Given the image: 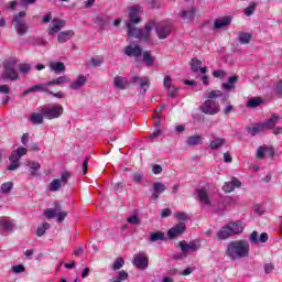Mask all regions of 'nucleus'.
<instances>
[{"label": "nucleus", "mask_w": 282, "mask_h": 282, "mask_svg": "<svg viewBox=\"0 0 282 282\" xmlns=\"http://www.w3.org/2000/svg\"><path fill=\"white\" fill-rule=\"evenodd\" d=\"M63 28H65V20L54 19L48 29V36H53L54 34H57V32L63 30Z\"/></svg>", "instance_id": "ddd939ff"}, {"label": "nucleus", "mask_w": 282, "mask_h": 282, "mask_svg": "<svg viewBox=\"0 0 282 282\" xmlns=\"http://www.w3.org/2000/svg\"><path fill=\"white\" fill-rule=\"evenodd\" d=\"M140 10H142V8L138 4L129 8V20L124 22L128 30V36H133L134 39H139V41L149 43L151 42V32L153 31V28H155V21H148L143 30L135 28L138 23L142 22Z\"/></svg>", "instance_id": "f257e3e1"}, {"label": "nucleus", "mask_w": 282, "mask_h": 282, "mask_svg": "<svg viewBox=\"0 0 282 282\" xmlns=\"http://www.w3.org/2000/svg\"><path fill=\"white\" fill-rule=\"evenodd\" d=\"M118 281H127L129 279V273L124 270L119 271L118 276L116 278Z\"/></svg>", "instance_id": "603ef678"}, {"label": "nucleus", "mask_w": 282, "mask_h": 282, "mask_svg": "<svg viewBox=\"0 0 282 282\" xmlns=\"http://www.w3.org/2000/svg\"><path fill=\"white\" fill-rule=\"evenodd\" d=\"M261 131H265L263 123H258L257 126L249 129V133L253 137L257 135L258 133H261Z\"/></svg>", "instance_id": "a19ab883"}, {"label": "nucleus", "mask_w": 282, "mask_h": 282, "mask_svg": "<svg viewBox=\"0 0 282 282\" xmlns=\"http://www.w3.org/2000/svg\"><path fill=\"white\" fill-rule=\"evenodd\" d=\"M0 235H6L7 232H12L14 230V223L12 220H0Z\"/></svg>", "instance_id": "f3484780"}, {"label": "nucleus", "mask_w": 282, "mask_h": 282, "mask_svg": "<svg viewBox=\"0 0 282 282\" xmlns=\"http://www.w3.org/2000/svg\"><path fill=\"white\" fill-rule=\"evenodd\" d=\"M174 217L176 219H180L181 221H187L188 219V215H186V213H183V212H178L174 215Z\"/></svg>", "instance_id": "bf43d9fd"}, {"label": "nucleus", "mask_w": 282, "mask_h": 282, "mask_svg": "<svg viewBox=\"0 0 282 282\" xmlns=\"http://www.w3.org/2000/svg\"><path fill=\"white\" fill-rule=\"evenodd\" d=\"M192 72L197 73L199 69H202V61L197 58H192L191 62Z\"/></svg>", "instance_id": "c03bdc74"}, {"label": "nucleus", "mask_w": 282, "mask_h": 282, "mask_svg": "<svg viewBox=\"0 0 282 282\" xmlns=\"http://www.w3.org/2000/svg\"><path fill=\"white\" fill-rule=\"evenodd\" d=\"M227 226L229 227L231 235H240V232H243L241 221L229 223Z\"/></svg>", "instance_id": "4be33fe9"}, {"label": "nucleus", "mask_w": 282, "mask_h": 282, "mask_svg": "<svg viewBox=\"0 0 282 282\" xmlns=\"http://www.w3.org/2000/svg\"><path fill=\"white\" fill-rule=\"evenodd\" d=\"M128 223L132 224V226H138L140 224V218L138 215H132L128 218Z\"/></svg>", "instance_id": "13d9d810"}, {"label": "nucleus", "mask_w": 282, "mask_h": 282, "mask_svg": "<svg viewBox=\"0 0 282 282\" xmlns=\"http://www.w3.org/2000/svg\"><path fill=\"white\" fill-rule=\"evenodd\" d=\"M10 164L7 166L8 171H17L19 166H21V163L19 162L20 159H17L14 155H10L9 158Z\"/></svg>", "instance_id": "c756f323"}, {"label": "nucleus", "mask_w": 282, "mask_h": 282, "mask_svg": "<svg viewBox=\"0 0 282 282\" xmlns=\"http://www.w3.org/2000/svg\"><path fill=\"white\" fill-rule=\"evenodd\" d=\"M143 63H145V65H153V63H155V58L153 57V55H151V52L145 51L143 52Z\"/></svg>", "instance_id": "58836bf2"}, {"label": "nucleus", "mask_w": 282, "mask_h": 282, "mask_svg": "<svg viewBox=\"0 0 282 282\" xmlns=\"http://www.w3.org/2000/svg\"><path fill=\"white\" fill-rule=\"evenodd\" d=\"M50 68L54 74H61L62 72H65V64L63 62H53L50 64Z\"/></svg>", "instance_id": "c85d7f7f"}, {"label": "nucleus", "mask_w": 282, "mask_h": 282, "mask_svg": "<svg viewBox=\"0 0 282 282\" xmlns=\"http://www.w3.org/2000/svg\"><path fill=\"white\" fill-rule=\"evenodd\" d=\"M202 113H205L206 116H217L219 111H221V108L219 107V104L217 101L207 99L203 105L199 107Z\"/></svg>", "instance_id": "0eeeda50"}, {"label": "nucleus", "mask_w": 282, "mask_h": 282, "mask_svg": "<svg viewBox=\"0 0 282 282\" xmlns=\"http://www.w3.org/2000/svg\"><path fill=\"white\" fill-rule=\"evenodd\" d=\"M229 237H232V231H230V227H228V225L225 227H221V229L217 234V238L225 240V239H228Z\"/></svg>", "instance_id": "5701e85b"}, {"label": "nucleus", "mask_w": 282, "mask_h": 282, "mask_svg": "<svg viewBox=\"0 0 282 282\" xmlns=\"http://www.w3.org/2000/svg\"><path fill=\"white\" fill-rule=\"evenodd\" d=\"M249 240L251 241V243H259V232H251L249 236Z\"/></svg>", "instance_id": "680f3d73"}, {"label": "nucleus", "mask_w": 282, "mask_h": 282, "mask_svg": "<svg viewBox=\"0 0 282 282\" xmlns=\"http://www.w3.org/2000/svg\"><path fill=\"white\" fill-rule=\"evenodd\" d=\"M43 118H45L43 113L33 112L31 113L29 120L32 122V124H43Z\"/></svg>", "instance_id": "7c9ffc66"}, {"label": "nucleus", "mask_w": 282, "mask_h": 282, "mask_svg": "<svg viewBox=\"0 0 282 282\" xmlns=\"http://www.w3.org/2000/svg\"><path fill=\"white\" fill-rule=\"evenodd\" d=\"M150 241H166V235L163 231H156L150 235Z\"/></svg>", "instance_id": "2f4dec72"}, {"label": "nucleus", "mask_w": 282, "mask_h": 282, "mask_svg": "<svg viewBox=\"0 0 282 282\" xmlns=\"http://www.w3.org/2000/svg\"><path fill=\"white\" fill-rule=\"evenodd\" d=\"M196 12H197V9L192 8L191 10L182 11L180 13V18L187 19V21H193L195 19Z\"/></svg>", "instance_id": "cd10ccee"}, {"label": "nucleus", "mask_w": 282, "mask_h": 282, "mask_svg": "<svg viewBox=\"0 0 282 282\" xmlns=\"http://www.w3.org/2000/svg\"><path fill=\"white\" fill-rule=\"evenodd\" d=\"M166 191V185H164L162 182H156L153 184V192L158 193L159 195H162Z\"/></svg>", "instance_id": "79ce46f5"}, {"label": "nucleus", "mask_w": 282, "mask_h": 282, "mask_svg": "<svg viewBox=\"0 0 282 282\" xmlns=\"http://www.w3.org/2000/svg\"><path fill=\"white\" fill-rule=\"evenodd\" d=\"M62 206L57 202L54 203V208H48L44 210V215L47 219H54L57 217V224L65 221V217H67V212H62Z\"/></svg>", "instance_id": "39448f33"}, {"label": "nucleus", "mask_w": 282, "mask_h": 282, "mask_svg": "<svg viewBox=\"0 0 282 282\" xmlns=\"http://www.w3.org/2000/svg\"><path fill=\"white\" fill-rule=\"evenodd\" d=\"M69 177H72V175L69 174V172H64V173H62L61 178H59L61 184H62L63 186H65V184H67Z\"/></svg>", "instance_id": "5fc2aeb1"}, {"label": "nucleus", "mask_w": 282, "mask_h": 282, "mask_svg": "<svg viewBox=\"0 0 282 282\" xmlns=\"http://www.w3.org/2000/svg\"><path fill=\"white\" fill-rule=\"evenodd\" d=\"M235 188H241V181L234 177L230 182H226L223 186V191L225 193H232Z\"/></svg>", "instance_id": "2eb2a0df"}, {"label": "nucleus", "mask_w": 282, "mask_h": 282, "mask_svg": "<svg viewBox=\"0 0 282 282\" xmlns=\"http://www.w3.org/2000/svg\"><path fill=\"white\" fill-rule=\"evenodd\" d=\"M256 8H257V3L252 2L247 9H245L246 17L252 15V13L254 12Z\"/></svg>", "instance_id": "864d4df0"}, {"label": "nucleus", "mask_w": 282, "mask_h": 282, "mask_svg": "<svg viewBox=\"0 0 282 282\" xmlns=\"http://www.w3.org/2000/svg\"><path fill=\"white\" fill-rule=\"evenodd\" d=\"M275 93H276V95H278L279 98L282 97V80H280V82L278 83V85L275 86Z\"/></svg>", "instance_id": "338daca9"}, {"label": "nucleus", "mask_w": 282, "mask_h": 282, "mask_svg": "<svg viewBox=\"0 0 282 282\" xmlns=\"http://www.w3.org/2000/svg\"><path fill=\"white\" fill-rule=\"evenodd\" d=\"M25 11H20L13 17L12 25L19 36H25V34H28V30H30L28 22L23 19L25 18Z\"/></svg>", "instance_id": "20e7f679"}, {"label": "nucleus", "mask_w": 282, "mask_h": 282, "mask_svg": "<svg viewBox=\"0 0 282 282\" xmlns=\"http://www.w3.org/2000/svg\"><path fill=\"white\" fill-rule=\"evenodd\" d=\"M65 83H70L69 77L67 76H59L56 79L47 82V85H64Z\"/></svg>", "instance_id": "72a5a7b5"}, {"label": "nucleus", "mask_w": 282, "mask_h": 282, "mask_svg": "<svg viewBox=\"0 0 282 282\" xmlns=\"http://www.w3.org/2000/svg\"><path fill=\"white\" fill-rule=\"evenodd\" d=\"M52 85L46 84H40V85H35V91H43L44 94H53L52 90H50L48 87H51Z\"/></svg>", "instance_id": "37998d69"}, {"label": "nucleus", "mask_w": 282, "mask_h": 282, "mask_svg": "<svg viewBox=\"0 0 282 282\" xmlns=\"http://www.w3.org/2000/svg\"><path fill=\"white\" fill-rule=\"evenodd\" d=\"M41 111L46 120H55L56 118H61V116H63V111H65V109L63 108V106L53 105L42 108Z\"/></svg>", "instance_id": "423d86ee"}, {"label": "nucleus", "mask_w": 282, "mask_h": 282, "mask_svg": "<svg viewBox=\"0 0 282 282\" xmlns=\"http://www.w3.org/2000/svg\"><path fill=\"white\" fill-rule=\"evenodd\" d=\"M279 120H281V117H279V115L274 113L271 116V118H269L265 122H263L262 126L264 127V129H274V127H276V122H279Z\"/></svg>", "instance_id": "aec40b11"}, {"label": "nucleus", "mask_w": 282, "mask_h": 282, "mask_svg": "<svg viewBox=\"0 0 282 282\" xmlns=\"http://www.w3.org/2000/svg\"><path fill=\"white\" fill-rule=\"evenodd\" d=\"M186 232V224L178 223L167 231L169 239H177V237H181V235H184Z\"/></svg>", "instance_id": "9d476101"}, {"label": "nucleus", "mask_w": 282, "mask_h": 282, "mask_svg": "<svg viewBox=\"0 0 282 282\" xmlns=\"http://www.w3.org/2000/svg\"><path fill=\"white\" fill-rule=\"evenodd\" d=\"M74 36V32L72 30L59 32L57 35V41L59 43H67Z\"/></svg>", "instance_id": "412c9836"}, {"label": "nucleus", "mask_w": 282, "mask_h": 282, "mask_svg": "<svg viewBox=\"0 0 282 282\" xmlns=\"http://www.w3.org/2000/svg\"><path fill=\"white\" fill-rule=\"evenodd\" d=\"M3 73L0 75L1 80H19V72L17 70V59L11 57L2 64Z\"/></svg>", "instance_id": "7ed1b4c3"}, {"label": "nucleus", "mask_w": 282, "mask_h": 282, "mask_svg": "<svg viewBox=\"0 0 282 282\" xmlns=\"http://www.w3.org/2000/svg\"><path fill=\"white\" fill-rule=\"evenodd\" d=\"M87 83V77L85 75H79L75 82L70 83V89H74L75 91L85 87Z\"/></svg>", "instance_id": "a211bd4d"}, {"label": "nucleus", "mask_w": 282, "mask_h": 282, "mask_svg": "<svg viewBox=\"0 0 282 282\" xmlns=\"http://www.w3.org/2000/svg\"><path fill=\"white\" fill-rule=\"evenodd\" d=\"M132 263L138 270H147V268H149V257L144 253H139L133 257Z\"/></svg>", "instance_id": "9b49d317"}, {"label": "nucleus", "mask_w": 282, "mask_h": 282, "mask_svg": "<svg viewBox=\"0 0 282 282\" xmlns=\"http://www.w3.org/2000/svg\"><path fill=\"white\" fill-rule=\"evenodd\" d=\"M124 265V259L122 258H117V260L112 264V270H120Z\"/></svg>", "instance_id": "8fccbe9b"}, {"label": "nucleus", "mask_w": 282, "mask_h": 282, "mask_svg": "<svg viewBox=\"0 0 282 282\" xmlns=\"http://www.w3.org/2000/svg\"><path fill=\"white\" fill-rule=\"evenodd\" d=\"M178 248H181V252H185L188 256L193 254V252H197V250L202 248V243L199 240H193L191 242L183 240L178 242Z\"/></svg>", "instance_id": "1a4fd4ad"}, {"label": "nucleus", "mask_w": 282, "mask_h": 282, "mask_svg": "<svg viewBox=\"0 0 282 282\" xmlns=\"http://www.w3.org/2000/svg\"><path fill=\"white\" fill-rule=\"evenodd\" d=\"M113 85L117 89H127V85H129V83L127 82V78L121 76H116Z\"/></svg>", "instance_id": "bb28decb"}, {"label": "nucleus", "mask_w": 282, "mask_h": 282, "mask_svg": "<svg viewBox=\"0 0 282 282\" xmlns=\"http://www.w3.org/2000/svg\"><path fill=\"white\" fill-rule=\"evenodd\" d=\"M12 188H14V184L12 182H6L0 187V193L3 195H8L12 192Z\"/></svg>", "instance_id": "f704fd0d"}, {"label": "nucleus", "mask_w": 282, "mask_h": 282, "mask_svg": "<svg viewBox=\"0 0 282 282\" xmlns=\"http://www.w3.org/2000/svg\"><path fill=\"white\" fill-rule=\"evenodd\" d=\"M173 78H171V76L170 75H166L165 77H164V82H163V85H164V87H166L167 89L170 88V87H173Z\"/></svg>", "instance_id": "e2e57ef3"}, {"label": "nucleus", "mask_w": 282, "mask_h": 282, "mask_svg": "<svg viewBox=\"0 0 282 282\" xmlns=\"http://www.w3.org/2000/svg\"><path fill=\"white\" fill-rule=\"evenodd\" d=\"M148 3L153 10H160L161 8L160 1L158 0H148Z\"/></svg>", "instance_id": "052dcab7"}, {"label": "nucleus", "mask_w": 282, "mask_h": 282, "mask_svg": "<svg viewBox=\"0 0 282 282\" xmlns=\"http://www.w3.org/2000/svg\"><path fill=\"white\" fill-rule=\"evenodd\" d=\"M61 186H63V185L61 184V180H58V178L53 180V181L50 183L48 191H51V193H56V191H61Z\"/></svg>", "instance_id": "4c0bfd02"}, {"label": "nucleus", "mask_w": 282, "mask_h": 282, "mask_svg": "<svg viewBox=\"0 0 282 282\" xmlns=\"http://www.w3.org/2000/svg\"><path fill=\"white\" fill-rule=\"evenodd\" d=\"M197 195L199 200L205 204L206 206H210V198L208 197V191L200 188L197 191Z\"/></svg>", "instance_id": "b1692460"}, {"label": "nucleus", "mask_w": 282, "mask_h": 282, "mask_svg": "<svg viewBox=\"0 0 282 282\" xmlns=\"http://www.w3.org/2000/svg\"><path fill=\"white\" fill-rule=\"evenodd\" d=\"M226 254L231 261L246 259L250 254V243L247 240H232L226 247Z\"/></svg>", "instance_id": "f03ea898"}, {"label": "nucleus", "mask_w": 282, "mask_h": 282, "mask_svg": "<svg viewBox=\"0 0 282 282\" xmlns=\"http://www.w3.org/2000/svg\"><path fill=\"white\" fill-rule=\"evenodd\" d=\"M258 160H263L265 158V147H259L257 150Z\"/></svg>", "instance_id": "4d7b16f0"}, {"label": "nucleus", "mask_w": 282, "mask_h": 282, "mask_svg": "<svg viewBox=\"0 0 282 282\" xmlns=\"http://www.w3.org/2000/svg\"><path fill=\"white\" fill-rule=\"evenodd\" d=\"M51 225L48 223H44L41 227L36 229L37 237H43L45 235L46 230H50Z\"/></svg>", "instance_id": "a18cd8bd"}, {"label": "nucleus", "mask_w": 282, "mask_h": 282, "mask_svg": "<svg viewBox=\"0 0 282 282\" xmlns=\"http://www.w3.org/2000/svg\"><path fill=\"white\" fill-rule=\"evenodd\" d=\"M224 144H226V139L216 138L209 143V149H212V151H217V149H221Z\"/></svg>", "instance_id": "a878e982"}, {"label": "nucleus", "mask_w": 282, "mask_h": 282, "mask_svg": "<svg viewBox=\"0 0 282 282\" xmlns=\"http://www.w3.org/2000/svg\"><path fill=\"white\" fill-rule=\"evenodd\" d=\"M131 83L133 85H138L140 83V89H142L144 93H147V89H149L150 84H149V77H140L138 75L132 76Z\"/></svg>", "instance_id": "4468645a"}, {"label": "nucleus", "mask_w": 282, "mask_h": 282, "mask_svg": "<svg viewBox=\"0 0 282 282\" xmlns=\"http://www.w3.org/2000/svg\"><path fill=\"white\" fill-rule=\"evenodd\" d=\"M204 139L199 134L187 137L185 144L187 147H197L199 144H203Z\"/></svg>", "instance_id": "6ab92c4d"}, {"label": "nucleus", "mask_w": 282, "mask_h": 282, "mask_svg": "<svg viewBox=\"0 0 282 282\" xmlns=\"http://www.w3.org/2000/svg\"><path fill=\"white\" fill-rule=\"evenodd\" d=\"M12 270L15 274H21V272H25V267H23V264H18L12 267Z\"/></svg>", "instance_id": "69168bd1"}, {"label": "nucleus", "mask_w": 282, "mask_h": 282, "mask_svg": "<svg viewBox=\"0 0 282 282\" xmlns=\"http://www.w3.org/2000/svg\"><path fill=\"white\" fill-rule=\"evenodd\" d=\"M177 94H180V88L175 86H170V88H167L169 98H176Z\"/></svg>", "instance_id": "de8ad7c7"}, {"label": "nucleus", "mask_w": 282, "mask_h": 282, "mask_svg": "<svg viewBox=\"0 0 282 282\" xmlns=\"http://www.w3.org/2000/svg\"><path fill=\"white\" fill-rule=\"evenodd\" d=\"M28 154V149L20 147L17 150H14L11 155H14V158H17L18 160H21V158H23V155Z\"/></svg>", "instance_id": "ea45409f"}, {"label": "nucleus", "mask_w": 282, "mask_h": 282, "mask_svg": "<svg viewBox=\"0 0 282 282\" xmlns=\"http://www.w3.org/2000/svg\"><path fill=\"white\" fill-rule=\"evenodd\" d=\"M213 76H214V78H225L226 77V70H221V69L214 70Z\"/></svg>", "instance_id": "0e129e2a"}, {"label": "nucleus", "mask_w": 282, "mask_h": 282, "mask_svg": "<svg viewBox=\"0 0 282 282\" xmlns=\"http://www.w3.org/2000/svg\"><path fill=\"white\" fill-rule=\"evenodd\" d=\"M154 28L160 40L169 39L173 30L171 22H159L156 25L154 22Z\"/></svg>", "instance_id": "6e6552de"}, {"label": "nucleus", "mask_w": 282, "mask_h": 282, "mask_svg": "<svg viewBox=\"0 0 282 282\" xmlns=\"http://www.w3.org/2000/svg\"><path fill=\"white\" fill-rule=\"evenodd\" d=\"M230 23H232V18L225 15L220 19L215 20L214 28L216 30H221L223 28H228V25H230Z\"/></svg>", "instance_id": "dca6fc26"}, {"label": "nucleus", "mask_w": 282, "mask_h": 282, "mask_svg": "<svg viewBox=\"0 0 282 282\" xmlns=\"http://www.w3.org/2000/svg\"><path fill=\"white\" fill-rule=\"evenodd\" d=\"M238 41L242 45H248V43H250V41H252V34L246 33V32H240L239 36H238Z\"/></svg>", "instance_id": "473e14b6"}, {"label": "nucleus", "mask_w": 282, "mask_h": 282, "mask_svg": "<svg viewBox=\"0 0 282 282\" xmlns=\"http://www.w3.org/2000/svg\"><path fill=\"white\" fill-rule=\"evenodd\" d=\"M123 54H126V56H133L134 58H140V56H142V46L128 45L124 47Z\"/></svg>", "instance_id": "f8f14e48"}, {"label": "nucleus", "mask_w": 282, "mask_h": 282, "mask_svg": "<svg viewBox=\"0 0 282 282\" xmlns=\"http://www.w3.org/2000/svg\"><path fill=\"white\" fill-rule=\"evenodd\" d=\"M152 172L154 173V175H160V173H162V165L160 164L153 165Z\"/></svg>", "instance_id": "774afa93"}, {"label": "nucleus", "mask_w": 282, "mask_h": 282, "mask_svg": "<svg viewBox=\"0 0 282 282\" xmlns=\"http://www.w3.org/2000/svg\"><path fill=\"white\" fill-rule=\"evenodd\" d=\"M90 63H91L93 67H100L102 65V63H105V61L100 57H91Z\"/></svg>", "instance_id": "3c124183"}, {"label": "nucleus", "mask_w": 282, "mask_h": 282, "mask_svg": "<svg viewBox=\"0 0 282 282\" xmlns=\"http://www.w3.org/2000/svg\"><path fill=\"white\" fill-rule=\"evenodd\" d=\"M239 82V76L234 75L229 77L228 82L223 84V89L230 91V89H235V84Z\"/></svg>", "instance_id": "393cba45"}, {"label": "nucleus", "mask_w": 282, "mask_h": 282, "mask_svg": "<svg viewBox=\"0 0 282 282\" xmlns=\"http://www.w3.org/2000/svg\"><path fill=\"white\" fill-rule=\"evenodd\" d=\"M19 69H20L21 74H29V72H30V69H32V67L30 66V64H20Z\"/></svg>", "instance_id": "6e6d98bb"}, {"label": "nucleus", "mask_w": 282, "mask_h": 282, "mask_svg": "<svg viewBox=\"0 0 282 282\" xmlns=\"http://www.w3.org/2000/svg\"><path fill=\"white\" fill-rule=\"evenodd\" d=\"M261 102H263V100H261V98H259V97H256V98L249 99L247 101V107L249 109H257V107H259V105H261Z\"/></svg>", "instance_id": "e433bc0d"}, {"label": "nucleus", "mask_w": 282, "mask_h": 282, "mask_svg": "<svg viewBox=\"0 0 282 282\" xmlns=\"http://www.w3.org/2000/svg\"><path fill=\"white\" fill-rule=\"evenodd\" d=\"M29 169L32 177H36V171L41 169V164L36 161L29 162Z\"/></svg>", "instance_id": "c9c22d12"}, {"label": "nucleus", "mask_w": 282, "mask_h": 282, "mask_svg": "<svg viewBox=\"0 0 282 282\" xmlns=\"http://www.w3.org/2000/svg\"><path fill=\"white\" fill-rule=\"evenodd\" d=\"M221 96H224L221 90H212L207 94V100H215V98H221Z\"/></svg>", "instance_id": "49530a36"}, {"label": "nucleus", "mask_w": 282, "mask_h": 282, "mask_svg": "<svg viewBox=\"0 0 282 282\" xmlns=\"http://www.w3.org/2000/svg\"><path fill=\"white\" fill-rule=\"evenodd\" d=\"M144 177V174H142V172H134L132 175V182L134 184H140V182H142Z\"/></svg>", "instance_id": "09e8293b"}]
</instances>
